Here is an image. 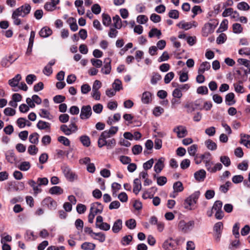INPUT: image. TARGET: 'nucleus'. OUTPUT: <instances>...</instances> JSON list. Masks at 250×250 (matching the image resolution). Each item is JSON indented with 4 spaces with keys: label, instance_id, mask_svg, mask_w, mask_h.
<instances>
[{
    "label": "nucleus",
    "instance_id": "obj_1",
    "mask_svg": "<svg viewBox=\"0 0 250 250\" xmlns=\"http://www.w3.org/2000/svg\"><path fill=\"white\" fill-rule=\"evenodd\" d=\"M118 131V127L111 126L109 129L102 132L98 141L99 147L102 148L106 146L107 149H112L116 145V141L114 138L107 140L113 136Z\"/></svg>",
    "mask_w": 250,
    "mask_h": 250
},
{
    "label": "nucleus",
    "instance_id": "obj_2",
    "mask_svg": "<svg viewBox=\"0 0 250 250\" xmlns=\"http://www.w3.org/2000/svg\"><path fill=\"white\" fill-rule=\"evenodd\" d=\"M31 10V7L28 3H25L22 6L14 10L12 15V19L15 25H19L21 24V20L19 17H25L28 15Z\"/></svg>",
    "mask_w": 250,
    "mask_h": 250
},
{
    "label": "nucleus",
    "instance_id": "obj_3",
    "mask_svg": "<svg viewBox=\"0 0 250 250\" xmlns=\"http://www.w3.org/2000/svg\"><path fill=\"white\" fill-rule=\"evenodd\" d=\"M200 195V192L197 191L185 199L184 203V208L188 210L193 209L192 207L196 203Z\"/></svg>",
    "mask_w": 250,
    "mask_h": 250
},
{
    "label": "nucleus",
    "instance_id": "obj_4",
    "mask_svg": "<svg viewBox=\"0 0 250 250\" xmlns=\"http://www.w3.org/2000/svg\"><path fill=\"white\" fill-rule=\"evenodd\" d=\"M194 225L195 222L193 220H190L186 222L185 220H182L178 223V229L180 231L187 233L193 229Z\"/></svg>",
    "mask_w": 250,
    "mask_h": 250
},
{
    "label": "nucleus",
    "instance_id": "obj_5",
    "mask_svg": "<svg viewBox=\"0 0 250 250\" xmlns=\"http://www.w3.org/2000/svg\"><path fill=\"white\" fill-rule=\"evenodd\" d=\"M92 114V110L90 105H84L81 110L80 118L83 120L88 119Z\"/></svg>",
    "mask_w": 250,
    "mask_h": 250
},
{
    "label": "nucleus",
    "instance_id": "obj_6",
    "mask_svg": "<svg viewBox=\"0 0 250 250\" xmlns=\"http://www.w3.org/2000/svg\"><path fill=\"white\" fill-rule=\"evenodd\" d=\"M201 104L202 100H196L194 103H190L186 104L185 107L188 109V112L191 113L197 109H202V108L201 106Z\"/></svg>",
    "mask_w": 250,
    "mask_h": 250
},
{
    "label": "nucleus",
    "instance_id": "obj_7",
    "mask_svg": "<svg viewBox=\"0 0 250 250\" xmlns=\"http://www.w3.org/2000/svg\"><path fill=\"white\" fill-rule=\"evenodd\" d=\"M62 170L65 177L69 181H73L77 178V175L68 167L63 166Z\"/></svg>",
    "mask_w": 250,
    "mask_h": 250
},
{
    "label": "nucleus",
    "instance_id": "obj_8",
    "mask_svg": "<svg viewBox=\"0 0 250 250\" xmlns=\"http://www.w3.org/2000/svg\"><path fill=\"white\" fill-rule=\"evenodd\" d=\"M103 210V206L99 202H95L91 205L90 212L95 215L101 213Z\"/></svg>",
    "mask_w": 250,
    "mask_h": 250
},
{
    "label": "nucleus",
    "instance_id": "obj_9",
    "mask_svg": "<svg viewBox=\"0 0 250 250\" xmlns=\"http://www.w3.org/2000/svg\"><path fill=\"white\" fill-rule=\"evenodd\" d=\"M223 228V224L221 222L216 223L214 226L213 230L215 232V237L217 241L220 240Z\"/></svg>",
    "mask_w": 250,
    "mask_h": 250
},
{
    "label": "nucleus",
    "instance_id": "obj_10",
    "mask_svg": "<svg viewBox=\"0 0 250 250\" xmlns=\"http://www.w3.org/2000/svg\"><path fill=\"white\" fill-rule=\"evenodd\" d=\"M176 246V242L171 238L166 240L163 244V248L166 250H173Z\"/></svg>",
    "mask_w": 250,
    "mask_h": 250
},
{
    "label": "nucleus",
    "instance_id": "obj_11",
    "mask_svg": "<svg viewBox=\"0 0 250 250\" xmlns=\"http://www.w3.org/2000/svg\"><path fill=\"white\" fill-rule=\"evenodd\" d=\"M173 132L177 134L178 138H184L188 134V131L186 127L182 125L175 127L173 129Z\"/></svg>",
    "mask_w": 250,
    "mask_h": 250
},
{
    "label": "nucleus",
    "instance_id": "obj_12",
    "mask_svg": "<svg viewBox=\"0 0 250 250\" xmlns=\"http://www.w3.org/2000/svg\"><path fill=\"white\" fill-rule=\"evenodd\" d=\"M43 203L50 209H55L57 206V202L51 197L45 198L43 201Z\"/></svg>",
    "mask_w": 250,
    "mask_h": 250
},
{
    "label": "nucleus",
    "instance_id": "obj_13",
    "mask_svg": "<svg viewBox=\"0 0 250 250\" xmlns=\"http://www.w3.org/2000/svg\"><path fill=\"white\" fill-rule=\"evenodd\" d=\"M165 158L161 157L157 161V163L154 166V170L157 173H159L161 172L165 167L164 165Z\"/></svg>",
    "mask_w": 250,
    "mask_h": 250
},
{
    "label": "nucleus",
    "instance_id": "obj_14",
    "mask_svg": "<svg viewBox=\"0 0 250 250\" xmlns=\"http://www.w3.org/2000/svg\"><path fill=\"white\" fill-rule=\"evenodd\" d=\"M111 70V60L109 58H107L105 59L104 67L101 69V72L104 74L108 75L110 74Z\"/></svg>",
    "mask_w": 250,
    "mask_h": 250
},
{
    "label": "nucleus",
    "instance_id": "obj_15",
    "mask_svg": "<svg viewBox=\"0 0 250 250\" xmlns=\"http://www.w3.org/2000/svg\"><path fill=\"white\" fill-rule=\"evenodd\" d=\"M194 176L197 181L202 182L206 178V172L204 169H200L195 172Z\"/></svg>",
    "mask_w": 250,
    "mask_h": 250
},
{
    "label": "nucleus",
    "instance_id": "obj_16",
    "mask_svg": "<svg viewBox=\"0 0 250 250\" xmlns=\"http://www.w3.org/2000/svg\"><path fill=\"white\" fill-rule=\"evenodd\" d=\"M21 79V76L20 74H17L15 77L8 81V84L12 87H16L18 86L20 81Z\"/></svg>",
    "mask_w": 250,
    "mask_h": 250
},
{
    "label": "nucleus",
    "instance_id": "obj_17",
    "mask_svg": "<svg viewBox=\"0 0 250 250\" xmlns=\"http://www.w3.org/2000/svg\"><path fill=\"white\" fill-rule=\"evenodd\" d=\"M52 34V30L47 26L43 27L39 32L40 36L42 38H47L50 36Z\"/></svg>",
    "mask_w": 250,
    "mask_h": 250
},
{
    "label": "nucleus",
    "instance_id": "obj_18",
    "mask_svg": "<svg viewBox=\"0 0 250 250\" xmlns=\"http://www.w3.org/2000/svg\"><path fill=\"white\" fill-rule=\"evenodd\" d=\"M141 188L142 185L140 180L138 178L135 179L133 181V192L136 195H137L139 191L141 190Z\"/></svg>",
    "mask_w": 250,
    "mask_h": 250
},
{
    "label": "nucleus",
    "instance_id": "obj_19",
    "mask_svg": "<svg viewBox=\"0 0 250 250\" xmlns=\"http://www.w3.org/2000/svg\"><path fill=\"white\" fill-rule=\"evenodd\" d=\"M67 22L69 23L70 29L75 32L78 29V26L76 22V20L73 17L69 18L67 20Z\"/></svg>",
    "mask_w": 250,
    "mask_h": 250
},
{
    "label": "nucleus",
    "instance_id": "obj_20",
    "mask_svg": "<svg viewBox=\"0 0 250 250\" xmlns=\"http://www.w3.org/2000/svg\"><path fill=\"white\" fill-rule=\"evenodd\" d=\"M210 68V64L209 62H202L198 69V74H203L205 71L208 70Z\"/></svg>",
    "mask_w": 250,
    "mask_h": 250
},
{
    "label": "nucleus",
    "instance_id": "obj_21",
    "mask_svg": "<svg viewBox=\"0 0 250 250\" xmlns=\"http://www.w3.org/2000/svg\"><path fill=\"white\" fill-rule=\"evenodd\" d=\"M37 127L41 130H50V124L46 122L40 120L37 124Z\"/></svg>",
    "mask_w": 250,
    "mask_h": 250
},
{
    "label": "nucleus",
    "instance_id": "obj_22",
    "mask_svg": "<svg viewBox=\"0 0 250 250\" xmlns=\"http://www.w3.org/2000/svg\"><path fill=\"white\" fill-rule=\"evenodd\" d=\"M234 94L233 93H229L225 97V101L228 105H231L235 104Z\"/></svg>",
    "mask_w": 250,
    "mask_h": 250
},
{
    "label": "nucleus",
    "instance_id": "obj_23",
    "mask_svg": "<svg viewBox=\"0 0 250 250\" xmlns=\"http://www.w3.org/2000/svg\"><path fill=\"white\" fill-rule=\"evenodd\" d=\"M197 24L195 21L193 22V26L196 27ZM181 28L185 30L190 29L192 27V24L190 22H185L183 21L180 22L178 25Z\"/></svg>",
    "mask_w": 250,
    "mask_h": 250
},
{
    "label": "nucleus",
    "instance_id": "obj_24",
    "mask_svg": "<svg viewBox=\"0 0 250 250\" xmlns=\"http://www.w3.org/2000/svg\"><path fill=\"white\" fill-rule=\"evenodd\" d=\"M122 228V221L121 219H118L116 221L112 227V230L114 233L118 232Z\"/></svg>",
    "mask_w": 250,
    "mask_h": 250
},
{
    "label": "nucleus",
    "instance_id": "obj_25",
    "mask_svg": "<svg viewBox=\"0 0 250 250\" xmlns=\"http://www.w3.org/2000/svg\"><path fill=\"white\" fill-rule=\"evenodd\" d=\"M40 111L39 115L41 117L46 118L48 120H51L53 119V116L50 114V112L48 110L44 109H41Z\"/></svg>",
    "mask_w": 250,
    "mask_h": 250
},
{
    "label": "nucleus",
    "instance_id": "obj_26",
    "mask_svg": "<svg viewBox=\"0 0 250 250\" xmlns=\"http://www.w3.org/2000/svg\"><path fill=\"white\" fill-rule=\"evenodd\" d=\"M81 247L83 250H94L95 249L96 245L94 243L86 242L83 243Z\"/></svg>",
    "mask_w": 250,
    "mask_h": 250
},
{
    "label": "nucleus",
    "instance_id": "obj_27",
    "mask_svg": "<svg viewBox=\"0 0 250 250\" xmlns=\"http://www.w3.org/2000/svg\"><path fill=\"white\" fill-rule=\"evenodd\" d=\"M151 98V94L150 92L146 91L143 93L142 97V101L144 104H148Z\"/></svg>",
    "mask_w": 250,
    "mask_h": 250
},
{
    "label": "nucleus",
    "instance_id": "obj_28",
    "mask_svg": "<svg viewBox=\"0 0 250 250\" xmlns=\"http://www.w3.org/2000/svg\"><path fill=\"white\" fill-rule=\"evenodd\" d=\"M114 26L116 29H120L122 27V20L118 15H116L113 18Z\"/></svg>",
    "mask_w": 250,
    "mask_h": 250
},
{
    "label": "nucleus",
    "instance_id": "obj_29",
    "mask_svg": "<svg viewBox=\"0 0 250 250\" xmlns=\"http://www.w3.org/2000/svg\"><path fill=\"white\" fill-rule=\"evenodd\" d=\"M63 190L62 188L59 186H54L51 188L49 189V192L51 194H61L63 193Z\"/></svg>",
    "mask_w": 250,
    "mask_h": 250
},
{
    "label": "nucleus",
    "instance_id": "obj_30",
    "mask_svg": "<svg viewBox=\"0 0 250 250\" xmlns=\"http://www.w3.org/2000/svg\"><path fill=\"white\" fill-rule=\"evenodd\" d=\"M242 83L243 82L239 81L238 83H234L233 84V86L236 92L239 93H243L244 92V87L242 85Z\"/></svg>",
    "mask_w": 250,
    "mask_h": 250
},
{
    "label": "nucleus",
    "instance_id": "obj_31",
    "mask_svg": "<svg viewBox=\"0 0 250 250\" xmlns=\"http://www.w3.org/2000/svg\"><path fill=\"white\" fill-rule=\"evenodd\" d=\"M162 33L161 31L155 28L151 29L148 33V37L149 38H152L154 36H156L158 39H159Z\"/></svg>",
    "mask_w": 250,
    "mask_h": 250
},
{
    "label": "nucleus",
    "instance_id": "obj_32",
    "mask_svg": "<svg viewBox=\"0 0 250 250\" xmlns=\"http://www.w3.org/2000/svg\"><path fill=\"white\" fill-rule=\"evenodd\" d=\"M60 129L65 135L67 136L71 135L72 133H74L72 129L66 125H62L60 126Z\"/></svg>",
    "mask_w": 250,
    "mask_h": 250
},
{
    "label": "nucleus",
    "instance_id": "obj_33",
    "mask_svg": "<svg viewBox=\"0 0 250 250\" xmlns=\"http://www.w3.org/2000/svg\"><path fill=\"white\" fill-rule=\"evenodd\" d=\"M39 135L36 133H33L30 135L29 141L31 144H37L39 142Z\"/></svg>",
    "mask_w": 250,
    "mask_h": 250
},
{
    "label": "nucleus",
    "instance_id": "obj_34",
    "mask_svg": "<svg viewBox=\"0 0 250 250\" xmlns=\"http://www.w3.org/2000/svg\"><path fill=\"white\" fill-rule=\"evenodd\" d=\"M206 146L208 149L211 150H215L217 148V145L215 143L211 140H208L205 142Z\"/></svg>",
    "mask_w": 250,
    "mask_h": 250
},
{
    "label": "nucleus",
    "instance_id": "obj_35",
    "mask_svg": "<svg viewBox=\"0 0 250 250\" xmlns=\"http://www.w3.org/2000/svg\"><path fill=\"white\" fill-rule=\"evenodd\" d=\"M93 238L103 243L105 240V236L102 232L95 233Z\"/></svg>",
    "mask_w": 250,
    "mask_h": 250
},
{
    "label": "nucleus",
    "instance_id": "obj_36",
    "mask_svg": "<svg viewBox=\"0 0 250 250\" xmlns=\"http://www.w3.org/2000/svg\"><path fill=\"white\" fill-rule=\"evenodd\" d=\"M31 167L30 163L27 161H24L21 163L19 166V168L21 171H27Z\"/></svg>",
    "mask_w": 250,
    "mask_h": 250
},
{
    "label": "nucleus",
    "instance_id": "obj_37",
    "mask_svg": "<svg viewBox=\"0 0 250 250\" xmlns=\"http://www.w3.org/2000/svg\"><path fill=\"white\" fill-rule=\"evenodd\" d=\"M173 188L175 192H181L184 190V187L182 183L180 181H177L174 183Z\"/></svg>",
    "mask_w": 250,
    "mask_h": 250
},
{
    "label": "nucleus",
    "instance_id": "obj_38",
    "mask_svg": "<svg viewBox=\"0 0 250 250\" xmlns=\"http://www.w3.org/2000/svg\"><path fill=\"white\" fill-rule=\"evenodd\" d=\"M102 18L103 23L104 25L107 26L111 23V18L108 14L104 13L103 14Z\"/></svg>",
    "mask_w": 250,
    "mask_h": 250
},
{
    "label": "nucleus",
    "instance_id": "obj_39",
    "mask_svg": "<svg viewBox=\"0 0 250 250\" xmlns=\"http://www.w3.org/2000/svg\"><path fill=\"white\" fill-rule=\"evenodd\" d=\"M113 89L116 91H119L123 88L122 82L119 79H116L112 84Z\"/></svg>",
    "mask_w": 250,
    "mask_h": 250
},
{
    "label": "nucleus",
    "instance_id": "obj_40",
    "mask_svg": "<svg viewBox=\"0 0 250 250\" xmlns=\"http://www.w3.org/2000/svg\"><path fill=\"white\" fill-rule=\"evenodd\" d=\"M6 159L7 161L11 164L14 163L16 161V156L14 153L10 151L6 154Z\"/></svg>",
    "mask_w": 250,
    "mask_h": 250
},
{
    "label": "nucleus",
    "instance_id": "obj_41",
    "mask_svg": "<svg viewBox=\"0 0 250 250\" xmlns=\"http://www.w3.org/2000/svg\"><path fill=\"white\" fill-rule=\"evenodd\" d=\"M80 141L83 145L86 147H88L90 145V139L87 136H82L80 137Z\"/></svg>",
    "mask_w": 250,
    "mask_h": 250
},
{
    "label": "nucleus",
    "instance_id": "obj_42",
    "mask_svg": "<svg viewBox=\"0 0 250 250\" xmlns=\"http://www.w3.org/2000/svg\"><path fill=\"white\" fill-rule=\"evenodd\" d=\"M237 7L238 9L243 11H247L250 8L249 5L247 2L244 1L238 3Z\"/></svg>",
    "mask_w": 250,
    "mask_h": 250
},
{
    "label": "nucleus",
    "instance_id": "obj_43",
    "mask_svg": "<svg viewBox=\"0 0 250 250\" xmlns=\"http://www.w3.org/2000/svg\"><path fill=\"white\" fill-rule=\"evenodd\" d=\"M162 78L161 76L158 73H154L151 79V83L155 84Z\"/></svg>",
    "mask_w": 250,
    "mask_h": 250
},
{
    "label": "nucleus",
    "instance_id": "obj_44",
    "mask_svg": "<svg viewBox=\"0 0 250 250\" xmlns=\"http://www.w3.org/2000/svg\"><path fill=\"white\" fill-rule=\"evenodd\" d=\"M27 151L30 155H35L38 152V148L35 145H30Z\"/></svg>",
    "mask_w": 250,
    "mask_h": 250
},
{
    "label": "nucleus",
    "instance_id": "obj_45",
    "mask_svg": "<svg viewBox=\"0 0 250 250\" xmlns=\"http://www.w3.org/2000/svg\"><path fill=\"white\" fill-rule=\"evenodd\" d=\"M174 77V73L173 72H170L167 73L164 78V82L165 83H169L170 81L173 79Z\"/></svg>",
    "mask_w": 250,
    "mask_h": 250
},
{
    "label": "nucleus",
    "instance_id": "obj_46",
    "mask_svg": "<svg viewBox=\"0 0 250 250\" xmlns=\"http://www.w3.org/2000/svg\"><path fill=\"white\" fill-rule=\"evenodd\" d=\"M1 239L0 243L1 244L6 243L7 242H11L12 241V237L9 235H5V233L2 234L0 235Z\"/></svg>",
    "mask_w": 250,
    "mask_h": 250
},
{
    "label": "nucleus",
    "instance_id": "obj_47",
    "mask_svg": "<svg viewBox=\"0 0 250 250\" xmlns=\"http://www.w3.org/2000/svg\"><path fill=\"white\" fill-rule=\"evenodd\" d=\"M203 34L207 36L209 33L211 32V24L210 23H207L204 25L203 28Z\"/></svg>",
    "mask_w": 250,
    "mask_h": 250
},
{
    "label": "nucleus",
    "instance_id": "obj_48",
    "mask_svg": "<svg viewBox=\"0 0 250 250\" xmlns=\"http://www.w3.org/2000/svg\"><path fill=\"white\" fill-rule=\"evenodd\" d=\"M58 141L65 146H70V141L68 138L64 136H60L58 138Z\"/></svg>",
    "mask_w": 250,
    "mask_h": 250
},
{
    "label": "nucleus",
    "instance_id": "obj_49",
    "mask_svg": "<svg viewBox=\"0 0 250 250\" xmlns=\"http://www.w3.org/2000/svg\"><path fill=\"white\" fill-rule=\"evenodd\" d=\"M197 149V145L194 144L188 148V151L190 156H194Z\"/></svg>",
    "mask_w": 250,
    "mask_h": 250
},
{
    "label": "nucleus",
    "instance_id": "obj_50",
    "mask_svg": "<svg viewBox=\"0 0 250 250\" xmlns=\"http://www.w3.org/2000/svg\"><path fill=\"white\" fill-rule=\"evenodd\" d=\"M231 185V183L229 181H227L224 185H221L220 187V190L223 193H226L228 190L229 187Z\"/></svg>",
    "mask_w": 250,
    "mask_h": 250
},
{
    "label": "nucleus",
    "instance_id": "obj_51",
    "mask_svg": "<svg viewBox=\"0 0 250 250\" xmlns=\"http://www.w3.org/2000/svg\"><path fill=\"white\" fill-rule=\"evenodd\" d=\"M233 30L235 33L239 34L242 32L243 28L241 25L238 23H234L232 25Z\"/></svg>",
    "mask_w": 250,
    "mask_h": 250
},
{
    "label": "nucleus",
    "instance_id": "obj_52",
    "mask_svg": "<svg viewBox=\"0 0 250 250\" xmlns=\"http://www.w3.org/2000/svg\"><path fill=\"white\" fill-rule=\"evenodd\" d=\"M220 161L226 167H229L230 165V160L228 156H222L220 157Z\"/></svg>",
    "mask_w": 250,
    "mask_h": 250
},
{
    "label": "nucleus",
    "instance_id": "obj_53",
    "mask_svg": "<svg viewBox=\"0 0 250 250\" xmlns=\"http://www.w3.org/2000/svg\"><path fill=\"white\" fill-rule=\"evenodd\" d=\"M126 226L129 229H134L136 227V223L134 219H130L125 222Z\"/></svg>",
    "mask_w": 250,
    "mask_h": 250
},
{
    "label": "nucleus",
    "instance_id": "obj_54",
    "mask_svg": "<svg viewBox=\"0 0 250 250\" xmlns=\"http://www.w3.org/2000/svg\"><path fill=\"white\" fill-rule=\"evenodd\" d=\"M172 96L174 98L181 99L183 94L179 88H176L172 92Z\"/></svg>",
    "mask_w": 250,
    "mask_h": 250
},
{
    "label": "nucleus",
    "instance_id": "obj_55",
    "mask_svg": "<svg viewBox=\"0 0 250 250\" xmlns=\"http://www.w3.org/2000/svg\"><path fill=\"white\" fill-rule=\"evenodd\" d=\"M37 77L34 74L28 75L26 77V82L28 84H32L36 80Z\"/></svg>",
    "mask_w": 250,
    "mask_h": 250
},
{
    "label": "nucleus",
    "instance_id": "obj_56",
    "mask_svg": "<svg viewBox=\"0 0 250 250\" xmlns=\"http://www.w3.org/2000/svg\"><path fill=\"white\" fill-rule=\"evenodd\" d=\"M90 61L92 65L95 67L99 68L102 66L103 62L101 60L91 59Z\"/></svg>",
    "mask_w": 250,
    "mask_h": 250
},
{
    "label": "nucleus",
    "instance_id": "obj_57",
    "mask_svg": "<svg viewBox=\"0 0 250 250\" xmlns=\"http://www.w3.org/2000/svg\"><path fill=\"white\" fill-rule=\"evenodd\" d=\"M17 124L20 128H23L26 125V120L23 118H20L17 121Z\"/></svg>",
    "mask_w": 250,
    "mask_h": 250
},
{
    "label": "nucleus",
    "instance_id": "obj_58",
    "mask_svg": "<svg viewBox=\"0 0 250 250\" xmlns=\"http://www.w3.org/2000/svg\"><path fill=\"white\" fill-rule=\"evenodd\" d=\"M3 112L6 116H12L16 114V110L10 107H7L4 109Z\"/></svg>",
    "mask_w": 250,
    "mask_h": 250
},
{
    "label": "nucleus",
    "instance_id": "obj_59",
    "mask_svg": "<svg viewBox=\"0 0 250 250\" xmlns=\"http://www.w3.org/2000/svg\"><path fill=\"white\" fill-rule=\"evenodd\" d=\"M154 163L153 159H150L143 164V168L145 170H148L151 168Z\"/></svg>",
    "mask_w": 250,
    "mask_h": 250
},
{
    "label": "nucleus",
    "instance_id": "obj_60",
    "mask_svg": "<svg viewBox=\"0 0 250 250\" xmlns=\"http://www.w3.org/2000/svg\"><path fill=\"white\" fill-rule=\"evenodd\" d=\"M168 16L169 18L177 19L179 16V13L177 10H171L168 13Z\"/></svg>",
    "mask_w": 250,
    "mask_h": 250
},
{
    "label": "nucleus",
    "instance_id": "obj_61",
    "mask_svg": "<svg viewBox=\"0 0 250 250\" xmlns=\"http://www.w3.org/2000/svg\"><path fill=\"white\" fill-rule=\"evenodd\" d=\"M132 151L134 155H138L142 152V147L140 145H135L133 146Z\"/></svg>",
    "mask_w": 250,
    "mask_h": 250
},
{
    "label": "nucleus",
    "instance_id": "obj_62",
    "mask_svg": "<svg viewBox=\"0 0 250 250\" xmlns=\"http://www.w3.org/2000/svg\"><path fill=\"white\" fill-rule=\"evenodd\" d=\"M167 182V179L165 176H159L157 178V183L159 186H164Z\"/></svg>",
    "mask_w": 250,
    "mask_h": 250
},
{
    "label": "nucleus",
    "instance_id": "obj_63",
    "mask_svg": "<svg viewBox=\"0 0 250 250\" xmlns=\"http://www.w3.org/2000/svg\"><path fill=\"white\" fill-rule=\"evenodd\" d=\"M237 167L239 169L246 171L248 169V163L246 161H244L242 163L238 164Z\"/></svg>",
    "mask_w": 250,
    "mask_h": 250
},
{
    "label": "nucleus",
    "instance_id": "obj_64",
    "mask_svg": "<svg viewBox=\"0 0 250 250\" xmlns=\"http://www.w3.org/2000/svg\"><path fill=\"white\" fill-rule=\"evenodd\" d=\"M190 161L189 159H186L183 160L180 164V167L182 169H185L188 167L190 166Z\"/></svg>",
    "mask_w": 250,
    "mask_h": 250
}]
</instances>
